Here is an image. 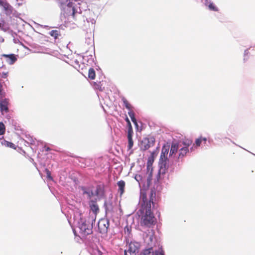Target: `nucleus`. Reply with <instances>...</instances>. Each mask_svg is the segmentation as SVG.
<instances>
[{
  "label": "nucleus",
  "mask_w": 255,
  "mask_h": 255,
  "mask_svg": "<svg viewBox=\"0 0 255 255\" xmlns=\"http://www.w3.org/2000/svg\"><path fill=\"white\" fill-rule=\"evenodd\" d=\"M159 199L156 196V193L154 189H151L150 191L142 192L141 193L140 204L141 208L139 212L151 211L154 208L158 206V202Z\"/></svg>",
  "instance_id": "nucleus-1"
},
{
  "label": "nucleus",
  "mask_w": 255,
  "mask_h": 255,
  "mask_svg": "<svg viewBox=\"0 0 255 255\" xmlns=\"http://www.w3.org/2000/svg\"><path fill=\"white\" fill-rule=\"evenodd\" d=\"M142 214L140 224L141 226L150 227L156 222V219L152 211L140 212Z\"/></svg>",
  "instance_id": "nucleus-2"
},
{
  "label": "nucleus",
  "mask_w": 255,
  "mask_h": 255,
  "mask_svg": "<svg viewBox=\"0 0 255 255\" xmlns=\"http://www.w3.org/2000/svg\"><path fill=\"white\" fill-rule=\"evenodd\" d=\"M79 228L80 233L83 237L87 236L92 233V226L90 222L83 219H81L80 222L79 223Z\"/></svg>",
  "instance_id": "nucleus-3"
},
{
  "label": "nucleus",
  "mask_w": 255,
  "mask_h": 255,
  "mask_svg": "<svg viewBox=\"0 0 255 255\" xmlns=\"http://www.w3.org/2000/svg\"><path fill=\"white\" fill-rule=\"evenodd\" d=\"M192 140L190 139H184L180 143L181 148L179 149L178 160L182 159L187 153L189 152V147L192 144Z\"/></svg>",
  "instance_id": "nucleus-4"
},
{
  "label": "nucleus",
  "mask_w": 255,
  "mask_h": 255,
  "mask_svg": "<svg viewBox=\"0 0 255 255\" xmlns=\"http://www.w3.org/2000/svg\"><path fill=\"white\" fill-rule=\"evenodd\" d=\"M109 224V221L107 218L100 219L98 224L99 232L103 234H106L108 232Z\"/></svg>",
  "instance_id": "nucleus-5"
},
{
  "label": "nucleus",
  "mask_w": 255,
  "mask_h": 255,
  "mask_svg": "<svg viewBox=\"0 0 255 255\" xmlns=\"http://www.w3.org/2000/svg\"><path fill=\"white\" fill-rule=\"evenodd\" d=\"M139 245L138 243L131 242L128 250H125V255H136L138 252Z\"/></svg>",
  "instance_id": "nucleus-6"
},
{
  "label": "nucleus",
  "mask_w": 255,
  "mask_h": 255,
  "mask_svg": "<svg viewBox=\"0 0 255 255\" xmlns=\"http://www.w3.org/2000/svg\"><path fill=\"white\" fill-rule=\"evenodd\" d=\"M0 6L2 7L5 14L10 15L13 12V7L6 1V0H0Z\"/></svg>",
  "instance_id": "nucleus-7"
},
{
  "label": "nucleus",
  "mask_w": 255,
  "mask_h": 255,
  "mask_svg": "<svg viewBox=\"0 0 255 255\" xmlns=\"http://www.w3.org/2000/svg\"><path fill=\"white\" fill-rule=\"evenodd\" d=\"M154 144V140L152 138H145L141 141L140 148L142 150H146L153 146Z\"/></svg>",
  "instance_id": "nucleus-8"
},
{
  "label": "nucleus",
  "mask_w": 255,
  "mask_h": 255,
  "mask_svg": "<svg viewBox=\"0 0 255 255\" xmlns=\"http://www.w3.org/2000/svg\"><path fill=\"white\" fill-rule=\"evenodd\" d=\"M140 255H164L163 251L153 252L152 248L144 250Z\"/></svg>",
  "instance_id": "nucleus-9"
},
{
  "label": "nucleus",
  "mask_w": 255,
  "mask_h": 255,
  "mask_svg": "<svg viewBox=\"0 0 255 255\" xmlns=\"http://www.w3.org/2000/svg\"><path fill=\"white\" fill-rule=\"evenodd\" d=\"M167 155H163L160 154V157L159 159V164L160 166V168L161 169H165L167 167Z\"/></svg>",
  "instance_id": "nucleus-10"
},
{
  "label": "nucleus",
  "mask_w": 255,
  "mask_h": 255,
  "mask_svg": "<svg viewBox=\"0 0 255 255\" xmlns=\"http://www.w3.org/2000/svg\"><path fill=\"white\" fill-rule=\"evenodd\" d=\"M180 147H181V144L179 143L173 142L171 145L169 156H172L173 155L175 154Z\"/></svg>",
  "instance_id": "nucleus-11"
},
{
  "label": "nucleus",
  "mask_w": 255,
  "mask_h": 255,
  "mask_svg": "<svg viewBox=\"0 0 255 255\" xmlns=\"http://www.w3.org/2000/svg\"><path fill=\"white\" fill-rule=\"evenodd\" d=\"M0 110L2 114L3 113H7L8 112V101L7 99L0 101Z\"/></svg>",
  "instance_id": "nucleus-12"
},
{
  "label": "nucleus",
  "mask_w": 255,
  "mask_h": 255,
  "mask_svg": "<svg viewBox=\"0 0 255 255\" xmlns=\"http://www.w3.org/2000/svg\"><path fill=\"white\" fill-rule=\"evenodd\" d=\"M3 57H5L6 59L7 62L10 65L13 64L17 60L16 56L13 54H3Z\"/></svg>",
  "instance_id": "nucleus-13"
},
{
  "label": "nucleus",
  "mask_w": 255,
  "mask_h": 255,
  "mask_svg": "<svg viewBox=\"0 0 255 255\" xmlns=\"http://www.w3.org/2000/svg\"><path fill=\"white\" fill-rule=\"evenodd\" d=\"M117 185L119 187L118 191L120 193V196H121L125 192L126 183L124 180H120L118 182Z\"/></svg>",
  "instance_id": "nucleus-14"
},
{
  "label": "nucleus",
  "mask_w": 255,
  "mask_h": 255,
  "mask_svg": "<svg viewBox=\"0 0 255 255\" xmlns=\"http://www.w3.org/2000/svg\"><path fill=\"white\" fill-rule=\"evenodd\" d=\"M82 191H83L84 194H86L88 196V197L90 199L92 197L95 196L94 195V192L90 188L86 189L85 187H82Z\"/></svg>",
  "instance_id": "nucleus-15"
},
{
  "label": "nucleus",
  "mask_w": 255,
  "mask_h": 255,
  "mask_svg": "<svg viewBox=\"0 0 255 255\" xmlns=\"http://www.w3.org/2000/svg\"><path fill=\"white\" fill-rule=\"evenodd\" d=\"M90 207L91 211L95 214H96L99 211L98 205L94 201L91 202V203L90 204Z\"/></svg>",
  "instance_id": "nucleus-16"
},
{
  "label": "nucleus",
  "mask_w": 255,
  "mask_h": 255,
  "mask_svg": "<svg viewBox=\"0 0 255 255\" xmlns=\"http://www.w3.org/2000/svg\"><path fill=\"white\" fill-rule=\"evenodd\" d=\"M1 144L5 147H9L11 148H12L13 149H16V146L13 144V143L11 142H9L8 141H6L5 140H4L1 141Z\"/></svg>",
  "instance_id": "nucleus-17"
},
{
  "label": "nucleus",
  "mask_w": 255,
  "mask_h": 255,
  "mask_svg": "<svg viewBox=\"0 0 255 255\" xmlns=\"http://www.w3.org/2000/svg\"><path fill=\"white\" fill-rule=\"evenodd\" d=\"M128 114L129 115V116L130 117V118H131V120L132 121V122L134 124H135V125H137V122H136V120L134 117V112L132 110V109L128 110Z\"/></svg>",
  "instance_id": "nucleus-18"
},
{
  "label": "nucleus",
  "mask_w": 255,
  "mask_h": 255,
  "mask_svg": "<svg viewBox=\"0 0 255 255\" xmlns=\"http://www.w3.org/2000/svg\"><path fill=\"white\" fill-rule=\"evenodd\" d=\"M96 77L95 70L93 68H90L88 71V77L91 80H94Z\"/></svg>",
  "instance_id": "nucleus-19"
},
{
  "label": "nucleus",
  "mask_w": 255,
  "mask_h": 255,
  "mask_svg": "<svg viewBox=\"0 0 255 255\" xmlns=\"http://www.w3.org/2000/svg\"><path fill=\"white\" fill-rule=\"evenodd\" d=\"M122 101L124 103V104L125 106V107L128 110H129L130 109H132V106L129 103V102H128V101L125 98V97H123L122 99Z\"/></svg>",
  "instance_id": "nucleus-20"
},
{
  "label": "nucleus",
  "mask_w": 255,
  "mask_h": 255,
  "mask_svg": "<svg viewBox=\"0 0 255 255\" xmlns=\"http://www.w3.org/2000/svg\"><path fill=\"white\" fill-rule=\"evenodd\" d=\"M128 140V149L130 150L132 148L133 145V141L132 140V136H127Z\"/></svg>",
  "instance_id": "nucleus-21"
},
{
  "label": "nucleus",
  "mask_w": 255,
  "mask_h": 255,
  "mask_svg": "<svg viewBox=\"0 0 255 255\" xmlns=\"http://www.w3.org/2000/svg\"><path fill=\"white\" fill-rule=\"evenodd\" d=\"M49 34L56 39L60 35V32L57 30H52L49 32Z\"/></svg>",
  "instance_id": "nucleus-22"
},
{
  "label": "nucleus",
  "mask_w": 255,
  "mask_h": 255,
  "mask_svg": "<svg viewBox=\"0 0 255 255\" xmlns=\"http://www.w3.org/2000/svg\"><path fill=\"white\" fill-rule=\"evenodd\" d=\"M207 139L205 137H200L197 139H196L195 141V145L196 146H200L201 142L204 141L205 142L206 141Z\"/></svg>",
  "instance_id": "nucleus-23"
},
{
  "label": "nucleus",
  "mask_w": 255,
  "mask_h": 255,
  "mask_svg": "<svg viewBox=\"0 0 255 255\" xmlns=\"http://www.w3.org/2000/svg\"><path fill=\"white\" fill-rule=\"evenodd\" d=\"M5 131V127L4 124L0 122V135H3L4 134Z\"/></svg>",
  "instance_id": "nucleus-24"
},
{
  "label": "nucleus",
  "mask_w": 255,
  "mask_h": 255,
  "mask_svg": "<svg viewBox=\"0 0 255 255\" xmlns=\"http://www.w3.org/2000/svg\"><path fill=\"white\" fill-rule=\"evenodd\" d=\"M208 7L210 10L216 11L218 10V8L212 2L209 3V4L208 5Z\"/></svg>",
  "instance_id": "nucleus-25"
},
{
  "label": "nucleus",
  "mask_w": 255,
  "mask_h": 255,
  "mask_svg": "<svg viewBox=\"0 0 255 255\" xmlns=\"http://www.w3.org/2000/svg\"><path fill=\"white\" fill-rule=\"evenodd\" d=\"M168 152H169L168 148L165 147V146L162 147L161 153V154L167 155Z\"/></svg>",
  "instance_id": "nucleus-26"
},
{
  "label": "nucleus",
  "mask_w": 255,
  "mask_h": 255,
  "mask_svg": "<svg viewBox=\"0 0 255 255\" xmlns=\"http://www.w3.org/2000/svg\"><path fill=\"white\" fill-rule=\"evenodd\" d=\"M5 96V93L3 91L2 86L1 84L0 83V101L2 99L3 97Z\"/></svg>",
  "instance_id": "nucleus-27"
},
{
  "label": "nucleus",
  "mask_w": 255,
  "mask_h": 255,
  "mask_svg": "<svg viewBox=\"0 0 255 255\" xmlns=\"http://www.w3.org/2000/svg\"><path fill=\"white\" fill-rule=\"evenodd\" d=\"M101 187L100 185L97 186L96 187V190L94 192V195L97 196H99V195L100 194V192L101 191Z\"/></svg>",
  "instance_id": "nucleus-28"
},
{
  "label": "nucleus",
  "mask_w": 255,
  "mask_h": 255,
  "mask_svg": "<svg viewBox=\"0 0 255 255\" xmlns=\"http://www.w3.org/2000/svg\"><path fill=\"white\" fill-rule=\"evenodd\" d=\"M45 172L46 174L47 178L50 180H52V177L51 175V172L47 168L45 169Z\"/></svg>",
  "instance_id": "nucleus-29"
},
{
  "label": "nucleus",
  "mask_w": 255,
  "mask_h": 255,
  "mask_svg": "<svg viewBox=\"0 0 255 255\" xmlns=\"http://www.w3.org/2000/svg\"><path fill=\"white\" fill-rule=\"evenodd\" d=\"M132 134H133V130H132L131 125H130V126H129L128 128V136H132Z\"/></svg>",
  "instance_id": "nucleus-30"
},
{
  "label": "nucleus",
  "mask_w": 255,
  "mask_h": 255,
  "mask_svg": "<svg viewBox=\"0 0 255 255\" xmlns=\"http://www.w3.org/2000/svg\"><path fill=\"white\" fill-rule=\"evenodd\" d=\"M94 87L97 89H99L100 90V91H102V87H101V85L100 84V83H96V82H94Z\"/></svg>",
  "instance_id": "nucleus-31"
},
{
  "label": "nucleus",
  "mask_w": 255,
  "mask_h": 255,
  "mask_svg": "<svg viewBox=\"0 0 255 255\" xmlns=\"http://www.w3.org/2000/svg\"><path fill=\"white\" fill-rule=\"evenodd\" d=\"M134 178L139 183L141 181L142 177L140 175L136 174L135 175Z\"/></svg>",
  "instance_id": "nucleus-32"
},
{
  "label": "nucleus",
  "mask_w": 255,
  "mask_h": 255,
  "mask_svg": "<svg viewBox=\"0 0 255 255\" xmlns=\"http://www.w3.org/2000/svg\"><path fill=\"white\" fill-rule=\"evenodd\" d=\"M126 122L128 123V127L130 126V125H131V123H130L128 118L127 117L126 119Z\"/></svg>",
  "instance_id": "nucleus-33"
},
{
  "label": "nucleus",
  "mask_w": 255,
  "mask_h": 255,
  "mask_svg": "<svg viewBox=\"0 0 255 255\" xmlns=\"http://www.w3.org/2000/svg\"><path fill=\"white\" fill-rule=\"evenodd\" d=\"M72 10H73V12H72V16L73 18H74L75 17V13H76V11H75V8H72Z\"/></svg>",
  "instance_id": "nucleus-34"
},
{
  "label": "nucleus",
  "mask_w": 255,
  "mask_h": 255,
  "mask_svg": "<svg viewBox=\"0 0 255 255\" xmlns=\"http://www.w3.org/2000/svg\"><path fill=\"white\" fill-rule=\"evenodd\" d=\"M7 76V73H3L2 75V77L3 78H6Z\"/></svg>",
  "instance_id": "nucleus-35"
},
{
  "label": "nucleus",
  "mask_w": 255,
  "mask_h": 255,
  "mask_svg": "<svg viewBox=\"0 0 255 255\" xmlns=\"http://www.w3.org/2000/svg\"><path fill=\"white\" fill-rule=\"evenodd\" d=\"M150 164H151V160L149 159L147 162V166H149Z\"/></svg>",
  "instance_id": "nucleus-36"
},
{
  "label": "nucleus",
  "mask_w": 255,
  "mask_h": 255,
  "mask_svg": "<svg viewBox=\"0 0 255 255\" xmlns=\"http://www.w3.org/2000/svg\"><path fill=\"white\" fill-rule=\"evenodd\" d=\"M156 152L155 151H153L152 153H151V156L152 157H153V156L154 154H156Z\"/></svg>",
  "instance_id": "nucleus-37"
},
{
  "label": "nucleus",
  "mask_w": 255,
  "mask_h": 255,
  "mask_svg": "<svg viewBox=\"0 0 255 255\" xmlns=\"http://www.w3.org/2000/svg\"><path fill=\"white\" fill-rule=\"evenodd\" d=\"M149 176H151V173L150 174ZM150 181V177H149L147 179V181H148V182H149Z\"/></svg>",
  "instance_id": "nucleus-38"
},
{
  "label": "nucleus",
  "mask_w": 255,
  "mask_h": 255,
  "mask_svg": "<svg viewBox=\"0 0 255 255\" xmlns=\"http://www.w3.org/2000/svg\"><path fill=\"white\" fill-rule=\"evenodd\" d=\"M49 150H50V148L49 147L47 148V149H46L47 151Z\"/></svg>",
  "instance_id": "nucleus-39"
},
{
  "label": "nucleus",
  "mask_w": 255,
  "mask_h": 255,
  "mask_svg": "<svg viewBox=\"0 0 255 255\" xmlns=\"http://www.w3.org/2000/svg\"><path fill=\"white\" fill-rule=\"evenodd\" d=\"M190 149L191 151L193 150V146L190 148Z\"/></svg>",
  "instance_id": "nucleus-40"
},
{
  "label": "nucleus",
  "mask_w": 255,
  "mask_h": 255,
  "mask_svg": "<svg viewBox=\"0 0 255 255\" xmlns=\"http://www.w3.org/2000/svg\"><path fill=\"white\" fill-rule=\"evenodd\" d=\"M1 24L0 23V27H1Z\"/></svg>",
  "instance_id": "nucleus-41"
}]
</instances>
